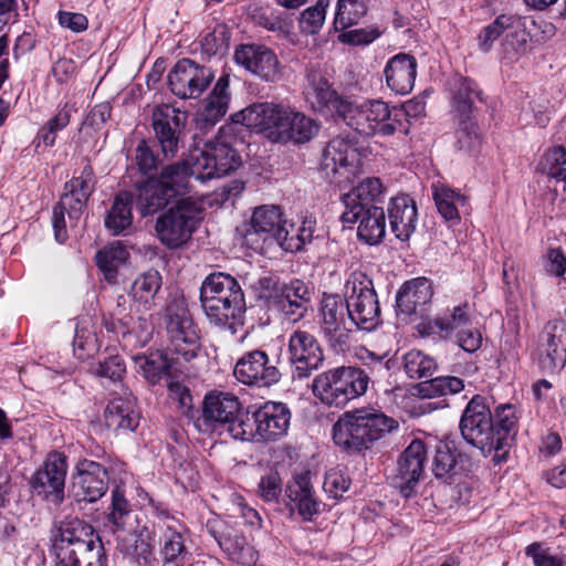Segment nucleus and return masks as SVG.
<instances>
[{
  "instance_id": "obj_58",
  "label": "nucleus",
  "mask_w": 566,
  "mask_h": 566,
  "mask_svg": "<svg viewBox=\"0 0 566 566\" xmlns=\"http://www.w3.org/2000/svg\"><path fill=\"white\" fill-rule=\"evenodd\" d=\"M543 168L549 177L566 180V149L563 147L549 149L544 156Z\"/></svg>"
},
{
  "instance_id": "obj_33",
  "label": "nucleus",
  "mask_w": 566,
  "mask_h": 566,
  "mask_svg": "<svg viewBox=\"0 0 566 566\" xmlns=\"http://www.w3.org/2000/svg\"><path fill=\"white\" fill-rule=\"evenodd\" d=\"M229 102V78L228 76H221L209 94L206 104L197 113V126L200 128L214 126L227 114Z\"/></svg>"
},
{
  "instance_id": "obj_46",
  "label": "nucleus",
  "mask_w": 566,
  "mask_h": 566,
  "mask_svg": "<svg viewBox=\"0 0 566 566\" xmlns=\"http://www.w3.org/2000/svg\"><path fill=\"white\" fill-rule=\"evenodd\" d=\"M472 322L468 304L454 306L449 313L436 317L431 327L439 329L444 338L452 339Z\"/></svg>"
},
{
  "instance_id": "obj_45",
  "label": "nucleus",
  "mask_w": 566,
  "mask_h": 566,
  "mask_svg": "<svg viewBox=\"0 0 566 566\" xmlns=\"http://www.w3.org/2000/svg\"><path fill=\"white\" fill-rule=\"evenodd\" d=\"M459 457L460 453L452 450L448 444H438L432 460V472L434 476L443 480L448 484L454 483L461 470L458 465Z\"/></svg>"
},
{
  "instance_id": "obj_14",
  "label": "nucleus",
  "mask_w": 566,
  "mask_h": 566,
  "mask_svg": "<svg viewBox=\"0 0 566 566\" xmlns=\"http://www.w3.org/2000/svg\"><path fill=\"white\" fill-rule=\"evenodd\" d=\"M292 108L273 103H258L233 115V120L250 129L268 132L269 138L276 143H289V125Z\"/></svg>"
},
{
  "instance_id": "obj_51",
  "label": "nucleus",
  "mask_w": 566,
  "mask_h": 566,
  "mask_svg": "<svg viewBox=\"0 0 566 566\" xmlns=\"http://www.w3.org/2000/svg\"><path fill=\"white\" fill-rule=\"evenodd\" d=\"M463 389V379L455 376H440L419 385L420 394L428 398L455 395Z\"/></svg>"
},
{
  "instance_id": "obj_26",
  "label": "nucleus",
  "mask_w": 566,
  "mask_h": 566,
  "mask_svg": "<svg viewBox=\"0 0 566 566\" xmlns=\"http://www.w3.org/2000/svg\"><path fill=\"white\" fill-rule=\"evenodd\" d=\"M253 234L269 244L277 243L280 247L285 244L290 229L286 228V221L283 220L279 206L264 205L254 209L251 217V231L248 235Z\"/></svg>"
},
{
  "instance_id": "obj_13",
  "label": "nucleus",
  "mask_w": 566,
  "mask_h": 566,
  "mask_svg": "<svg viewBox=\"0 0 566 566\" xmlns=\"http://www.w3.org/2000/svg\"><path fill=\"white\" fill-rule=\"evenodd\" d=\"M317 323L329 347L343 350L348 346L355 324L343 295L323 294L317 308Z\"/></svg>"
},
{
  "instance_id": "obj_21",
  "label": "nucleus",
  "mask_w": 566,
  "mask_h": 566,
  "mask_svg": "<svg viewBox=\"0 0 566 566\" xmlns=\"http://www.w3.org/2000/svg\"><path fill=\"white\" fill-rule=\"evenodd\" d=\"M234 377L242 384L256 387H270L281 379V373L261 349L244 353L237 361Z\"/></svg>"
},
{
  "instance_id": "obj_61",
  "label": "nucleus",
  "mask_w": 566,
  "mask_h": 566,
  "mask_svg": "<svg viewBox=\"0 0 566 566\" xmlns=\"http://www.w3.org/2000/svg\"><path fill=\"white\" fill-rule=\"evenodd\" d=\"M452 339H454L457 344L468 353H474L482 344V335L478 328L473 326V322H471Z\"/></svg>"
},
{
  "instance_id": "obj_3",
  "label": "nucleus",
  "mask_w": 566,
  "mask_h": 566,
  "mask_svg": "<svg viewBox=\"0 0 566 566\" xmlns=\"http://www.w3.org/2000/svg\"><path fill=\"white\" fill-rule=\"evenodd\" d=\"M382 185L378 178H366L343 196L344 223L358 222L357 235L368 244H378L386 233L382 207Z\"/></svg>"
},
{
  "instance_id": "obj_59",
  "label": "nucleus",
  "mask_w": 566,
  "mask_h": 566,
  "mask_svg": "<svg viewBox=\"0 0 566 566\" xmlns=\"http://www.w3.org/2000/svg\"><path fill=\"white\" fill-rule=\"evenodd\" d=\"M129 514V504L125 499L124 492L117 486L112 492V506L108 514V521L117 528L124 526V520Z\"/></svg>"
},
{
  "instance_id": "obj_11",
  "label": "nucleus",
  "mask_w": 566,
  "mask_h": 566,
  "mask_svg": "<svg viewBox=\"0 0 566 566\" xmlns=\"http://www.w3.org/2000/svg\"><path fill=\"white\" fill-rule=\"evenodd\" d=\"M165 325L169 338L170 354L185 361L193 359L199 350V335L185 300L172 298L165 310Z\"/></svg>"
},
{
  "instance_id": "obj_40",
  "label": "nucleus",
  "mask_w": 566,
  "mask_h": 566,
  "mask_svg": "<svg viewBox=\"0 0 566 566\" xmlns=\"http://www.w3.org/2000/svg\"><path fill=\"white\" fill-rule=\"evenodd\" d=\"M310 291L304 282L294 280L285 287L283 295L275 304L291 322L303 318L308 310Z\"/></svg>"
},
{
  "instance_id": "obj_4",
  "label": "nucleus",
  "mask_w": 566,
  "mask_h": 566,
  "mask_svg": "<svg viewBox=\"0 0 566 566\" xmlns=\"http://www.w3.org/2000/svg\"><path fill=\"white\" fill-rule=\"evenodd\" d=\"M200 302L208 321L216 326H226L240 318L245 310L241 286L234 277L222 272L203 280Z\"/></svg>"
},
{
  "instance_id": "obj_8",
  "label": "nucleus",
  "mask_w": 566,
  "mask_h": 566,
  "mask_svg": "<svg viewBox=\"0 0 566 566\" xmlns=\"http://www.w3.org/2000/svg\"><path fill=\"white\" fill-rule=\"evenodd\" d=\"M95 175L90 165L83 168L78 177H74L65 184L64 192L53 210L52 223L57 242L62 243L67 238L65 213H67L71 226H76L83 208L95 189Z\"/></svg>"
},
{
  "instance_id": "obj_20",
  "label": "nucleus",
  "mask_w": 566,
  "mask_h": 566,
  "mask_svg": "<svg viewBox=\"0 0 566 566\" xmlns=\"http://www.w3.org/2000/svg\"><path fill=\"white\" fill-rule=\"evenodd\" d=\"M426 460L427 450L420 440H413L399 455L391 484L403 497L408 499L415 494L423 474Z\"/></svg>"
},
{
  "instance_id": "obj_41",
  "label": "nucleus",
  "mask_w": 566,
  "mask_h": 566,
  "mask_svg": "<svg viewBox=\"0 0 566 566\" xmlns=\"http://www.w3.org/2000/svg\"><path fill=\"white\" fill-rule=\"evenodd\" d=\"M172 199L171 193L156 179H149L137 187L136 206L143 217L163 210Z\"/></svg>"
},
{
  "instance_id": "obj_19",
  "label": "nucleus",
  "mask_w": 566,
  "mask_h": 566,
  "mask_svg": "<svg viewBox=\"0 0 566 566\" xmlns=\"http://www.w3.org/2000/svg\"><path fill=\"white\" fill-rule=\"evenodd\" d=\"M213 80L212 72L190 59L178 61L168 74V84L179 98H197Z\"/></svg>"
},
{
  "instance_id": "obj_57",
  "label": "nucleus",
  "mask_w": 566,
  "mask_h": 566,
  "mask_svg": "<svg viewBox=\"0 0 566 566\" xmlns=\"http://www.w3.org/2000/svg\"><path fill=\"white\" fill-rule=\"evenodd\" d=\"M512 24V15H499L492 23L483 28L479 34L480 49L484 52H488L491 49L493 42L497 40L506 29L511 28Z\"/></svg>"
},
{
  "instance_id": "obj_48",
  "label": "nucleus",
  "mask_w": 566,
  "mask_h": 566,
  "mask_svg": "<svg viewBox=\"0 0 566 566\" xmlns=\"http://www.w3.org/2000/svg\"><path fill=\"white\" fill-rule=\"evenodd\" d=\"M190 176L192 172V165L181 160L165 167L157 182H160L171 193L174 198L176 195L186 190Z\"/></svg>"
},
{
  "instance_id": "obj_36",
  "label": "nucleus",
  "mask_w": 566,
  "mask_h": 566,
  "mask_svg": "<svg viewBox=\"0 0 566 566\" xmlns=\"http://www.w3.org/2000/svg\"><path fill=\"white\" fill-rule=\"evenodd\" d=\"M286 495L304 521H311L319 512L313 486L307 474L297 475L286 488Z\"/></svg>"
},
{
  "instance_id": "obj_44",
  "label": "nucleus",
  "mask_w": 566,
  "mask_h": 566,
  "mask_svg": "<svg viewBox=\"0 0 566 566\" xmlns=\"http://www.w3.org/2000/svg\"><path fill=\"white\" fill-rule=\"evenodd\" d=\"M438 212L447 221H460L459 208L464 207L468 198L444 185L433 186L432 192Z\"/></svg>"
},
{
  "instance_id": "obj_18",
  "label": "nucleus",
  "mask_w": 566,
  "mask_h": 566,
  "mask_svg": "<svg viewBox=\"0 0 566 566\" xmlns=\"http://www.w3.org/2000/svg\"><path fill=\"white\" fill-rule=\"evenodd\" d=\"M289 363L293 368V378H307L324 361L323 349L314 335L306 331L293 332L289 339Z\"/></svg>"
},
{
  "instance_id": "obj_10",
  "label": "nucleus",
  "mask_w": 566,
  "mask_h": 566,
  "mask_svg": "<svg viewBox=\"0 0 566 566\" xmlns=\"http://www.w3.org/2000/svg\"><path fill=\"white\" fill-rule=\"evenodd\" d=\"M201 210L190 198H184L161 213L155 224L159 241L168 249H178L189 241L200 222Z\"/></svg>"
},
{
  "instance_id": "obj_38",
  "label": "nucleus",
  "mask_w": 566,
  "mask_h": 566,
  "mask_svg": "<svg viewBox=\"0 0 566 566\" xmlns=\"http://www.w3.org/2000/svg\"><path fill=\"white\" fill-rule=\"evenodd\" d=\"M117 549L139 566H150L155 560L150 536L145 531L122 532L117 535Z\"/></svg>"
},
{
  "instance_id": "obj_64",
  "label": "nucleus",
  "mask_w": 566,
  "mask_h": 566,
  "mask_svg": "<svg viewBox=\"0 0 566 566\" xmlns=\"http://www.w3.org/2000/svg\"><path fill=\"white\" fill-rule=\"evenodd\" d=\"M281 491V479L277 473H270L261 479L259 494L264 501H276Z\"/></svg>"
},
{
  "instance_id": "obj_29",
  "label": "nucleus",
  "mask_w": 566,
  "mask_h": 566,
  "mask_svg": "<svg viewBox=\"0 0 566 566\" xmlns=\"http://www.w3.org/2000/svg\"><path fill=\"white\" fill-rule=\"evenodd\" d=\"M160 544V555L165 564L184 566L189 560L190 553L185 544L182 527L168 515L164 518Z\"/></svg>"
},
{
  "instance_id": "obj_6",
  "label": "nucleus",
  "mask_w": 566,
  "mask_h": 566,
  "mask_svg": "<svg viewBox=\"0 0 566 566\" xmlns=\"http://www.w3.org/2000/svg\"><path fill=\"white\" fill-rule=\"evenodd\" d=\"M368 381L369 377L363 369L338 367L316 376L312 390L323 403L340 407L365 394Z\"/></svg>"
},
{
  "instance_id": "obj_49",
  "label": "nucleus",
  "mask_w": 566,
  "mask_h": 566,
  "mask_svg": "<svg viewBox=\"0 0 566 566\" xmlns=\"http://www.w3.org/2000/svg\"><path fill=\"white\" fill-rule=\"evenodd\" d=\"M458 127L455 130V147L465 153H476L482 145V136L474 117L454 118Z\"/></svg>"
},
{
  "instance_id": "obj_1",
  "label": "nucleus",
  "mask_w": 566,
  "mask_h": 566,
  "mask_svg": "<svg viewBox=\"0 0 566 566\" xmlns=\"http://www.w3.org/2000/svg\"><path fill=\"white\" fill-rule=\"evenodd\" d=\"M398 428V421L375 408L344 412L333 426V441L340 451L361 454Z\"/></svg>"
},
{
  "instance_id": "obj_31",
  "label": "nucleus",
  "mask_w": 566,
  "mask_h": 566,
  "mask_svg": "<svg viewBox=\"0 0 566 566\" xmlns=\"http://www.w3.org/2000/svg\"><path fill=\"white\" fill-rule=\"evenodd\" d=\"M417 75V61L409 54H397L389 60L385 69L388 87L397 94L410 93Z\"/></svg>"
},
{
  "instance_id": "obj_60",
  "label": "nucleus",
  "mask_w": 566,
  "mask_h": 566,
  "mask_svg": "<svg viewBox=\"0 0 566 566\" xmlns=\"http://www.w3.org/2000/svg\"><path fill=\"white\" fill-rule=\"evenodd\" d=\"M167 388L169 398L178 405L181 413L190 416L192 408V396L189 389L175 380H168Z\"/></svg>"
},
{
  "instance_id": "obj_7",
  "label": "nucleus",
  "mask_w": 566,
  "mask_h": 566,
  "mask_svg": "<svg viewBox=\"0 0 566 566\" xmlns=\"http://www.w3.org/2000/svg\"><path fill=\"white\" fill-rule=\"evenodd\" d=\"M247 415L248 411L242 409L237 396L229 392L211 391L203 398L202 413L195 420V427L205 434L226 431L233 439L240 440L235 428L241 424V420H245L244 416Z\"/></svg>"
},
{
  "instance_id": "obj_55",
  "label": "nucleus",
  "mask_w": 566,
  "mask_h": 566,
  "mask_svg": "<svg viewBox=\"0 0 566 566\" xmlns=\"http://www.w3.org/2000/svg\"><path fill=\"white\" fill-rule=\"evenodd\" d=\"M250 286L255 291L259 300H263L269 307H274L287 284H281L275 276L264 275L252 282Z\"/></svg>"
},
{
  "instance_id": "obj_27",
  "label": "nucleus",
  "mask_w": 566,
  "mask_h": 566,
  "mask_svg": "<svg viewBox=\"0 0 566 566\" xmlns=\"http://www.w3.org/2000/svg\"><path fill=\"white\" fill-rule=\"evenodd\" d=\"M65 475V459L60 454H51L32 478L31 486L39 495L52 496L57 503L63 499Z\"/></svg>"
},
{
  "instance_id": "obj_62",
  "label": "nucleus",
  "mask_w": 566,
  "mask_h": 566,
  "mask_svg": "<svg viewBox=\"0 0 566 566\" xmlns=\"http://www.w3.org/2000/svg\"><path fill=\"white\" fill-rule=\"evenodd\" d=\"M293 226H291L290 234L287 237V241H285L284 245L281 248L285 250H302L303 245L311 242L313 239V227L311 221H304L302 226L297 229L295 235L292 234Z\"/></svg>"
},
{
  "instance_id": "obj_34",
  "label": "nucleus",
  "mask_w": 566,
  "mask_h": 566,
  "mask_svg": "<svg viewBox=\"0 0 566 566\" xmlns=\"http://www.w3.org/2000/svg\"><path fill=\"white\" fill-rule=\"evenodd\" d=\"M307 99L315 111L340 117L348 98L339 96L322 76H313L307 88Z\"/></svg>"
},
{
  "instance_id": "obj_47",
  "label": "nucleus",
  "mask_w": 566,
  "mask_h": 566,
  "mask_svg": "<svg viewBox=\"0 0 566 566\" xmlns=\"http://www.w3.org/2000/svg\"><path fill=\"white\" fill-rule=\"evenodd\" d=\"M169 352L135 357V365L139 373L150 382L156 384L163 376L169 375L176 358L168 357Z\"/></svg>"
},
{
  "instance_id": "obj_16",
  "label": "nucleus",
  "mask_w": 566,
  "mask_h": 566,
  "mask_svg": "<svg viewBox=\"0 0 566 566\" xmlns=\"http://www.w3.org/2000/svg\"><path fill=\"white\" fill-rule=\"evenodd\" d=\"M188 115L169 104L157 105L151 114V127L165 159L174 158L182 145Z\"/></svg>"
},
{
  "instance_id": "obj_32",
  "label": "nucleus",
  "mask_w": 566,
  "mask_h": 566,
  "mask_svg": "<svg viewBox=\"0 0 566 566\" xmlns=\"http://www.w3.org/2000/svg\"><path fill=\"white\" fill-rule=\"evenodd\" d=\"M388 218L396 238L407 241L416 230L417 208L407 195L395 197L388 206Z\"/></svg>"
},
{
  "instance_id": "obj_22",
  "label": "nucleus",
  "mask_w": 566,
  "mask_h": 566,
  "mask_svg": "<svg viewBox=\"0 0 566 566\" xmlns=\"http://www.w3.org/2000/svg\"><path fill=\"white\" fill-rule=\"evenodd\" d=\"M536 356L541 369L556 373L566 364V324L562 321L547 323L539 335Z\"/></svg>"
},
{
  "instance_id": "obj_54",
  "label": "nucleus",
  "mask_w": 566,
  "mask_h": 566,
  "mask_svg": "<svg viewBox=\"0 0 566 566\" xmlns=\"http://www.w3.org/2000/svg\"><path fill=\"white\" fill-rule=\"evenodd\" d=\"M369 0H338L335 22L347 28L367 14Z\"/></svg>"
},
{
  "instance_id": "obj_42",
  "label": "nucleus",
  "mask_w": 566,
  "mask_h": 566,
  "mask_svg": "<svg viewBox=\"0 0 566 566\" xmlns=\"http://www.w3.org/2000/svg\"><path fill=\"white\" fill-rule=\"evenodd\" d=\"M133 196L126 191L119 192L107 211L104 224L112 235L124 234L133 223L132 213Z\"/></svg>"
},
{
  "instance_id": "obj_43",
  "label": "nucleus",
  "mask_w": 566,
  "mask_h": 566,
  "mask_svg": "<svg viewBox=\"0 0 566 566\" xmlns=\"http://www.w3.org/2000/svg\"><path fill=\"white\" fill-rule=\"evenodd\" d=\"M129 258V252L119 241L109 243L96 253V264L109 283L116 281L118 269Z\"/></svg>"
},
{
  "instance_id": "obj_17",
  "label": "nucleus",
  "mask_w": 566,
  "mask_h": 566,
  "mask_svg": "<svg viewBox=\"0 0 566 566\" xmlns=\"http://www.w3.org/2000/svg\"><path fill=\"white\" fill-rule=\"evenodd\" d=\"M240 165L241 159L238 153L223 136H218L214 140L205 144L192 164V172L196 179L205 181L221 178Z\"/></svg>"
},
{
  "instance_id": "obj_2",
  "label": "nucleus",
  "mask_w": 566,
  "mask_h": 566,
  "mask_svg": "<svg viewBox=\"0 0 566 566\" xmlns=\"http://www.w3.org/2000/svg\"><path fill=\"white\" fill-rule=\"evenodd\" d=\"M53 563L65 566H106L103 543L93 527L78 518L62 521L51 534Z\"/></svg>"
},
{
  "instance_id": "obj_30",
  "label": "nucleus",
  "mask_w": 566,
  "mask_h": 566,
  "mask_svg": "<svg viewBox=\"0 0 566 566\" xmlns=\"http://www.w3.org/2000/svg\"><path fill=\"white\" fill-rule=\"evenodd\" d=\"M104 421L113 431H134L139 421L135 397L125 392L124 396L111 399L104 412Z\"/></svg>"
},
{
  "instance_id": "obj_9",
  "label": "nucleus",
  "mask_w": 566,
  "mask_h": 566,
  "mask_svg": "<svg viewBox=\"0 0 566 566\" xmlns=\"http://www.w3.org/2000/svg\"><path fill=\"white\" fill-rule=\"evenodd\" d=\"M462 438L471 446L481 451L483 455L494 452L499 455L500 444L496 443L497 436L494 428L493 415L486 405L485 398L475 395L468 402L462 412L460 423Z\"/></svg>"
},
{
  "instance_id": "obj_56",
  "label": "nucleus",
  "mask_w": 566,
  "mask_h": 566,
  "mask_svg": "<svg viewBox=\"0 0 566 566\" xmlns=\"http://www.w3.org/2000/svg\"><path fill=\"white\" fill-rule=\"evenodd\" d=\"M328 3V0H317L315 6L303 11L300 20L302 32L306 34H316L319 32L325 21Z\"/></svg>"
},
{
  "instance_id": "obj_28",
  "label": "nucleus",
  "mask_w": 566,
  "mask_h": 566,
  "mask_svg": "<svg viewBox=\"0 0 566 566\" xmlns=\"http://www.w3.org/2000/svg\"><path fill=\"white\" fill-rule=\"evenodd\" d=\"M356 160V147L344 137H335L323 150L321 167L327 178H334L348 171Z\"/></svg>"
},
{
  "instance_id": "obj_15",
  "label": "nucleus",
  "mask_w": 566,
  "mask_h": 566,
  "mask_svg": "<svg viewBox=\"0 0 566 566\" xmlns=\"http://www.w3.org/2000/svg\"><path fill=\"white\" fill-rule=\"evenodd\" d=\"M235 428L241 441L276 439L284 436L290 424V411L281 402H266L254 413H249Z\"/></svg>"
},
{
  "instance_id": "obj_53",
  "label": "nucleus",
  "mask_w": 566,
  "mask_h": 566,
  "mask_svg": "<svg viewBox=\"0 0 566 566\" xmlns=\"http://www.w3.org/2000/svg\"><path fill=\"white\" fill-rule=\"evenodd\" d=\"M405 371L411 379L431 377L437 368L432 357L419 350H410L403 357Z\"/></svg>"
},
{
  "instance_id": "obj_12",
  "label": "nucleus",
  "mask_w": 566,
  "mask_h": 566,
  "mask_svg": "<svg viewBox=\"0 0 566 566\" xmlns=\"http://www.w3.org/2000/svg\"><path fill=\"white\" fill-rule=\"evenodd\" d=\"M344 300L355 327L370 331L380 321V306L371 279L363 271H354L344 287Z\"/></svg>"
},
{
  "instance_id": "obj_5",
  "label": "nucleus",
  "mask_w": 566,
  "mask_h": 566,
  "mask_svg": "<svg viewBox=\"0 0 566 566\" xmlns=\"http://www.w3.org/2000/svg\"><path fill=\"white\" fill-rule=\"evenodd\" d=\"M340 118L357 134L366 137L390 136L396 132L408 133L402 120L392 116L388 105L379 99L366 101L360 104L348 99L343 106Z\"/></svg>"
},
{
  "instance_id": "obj_37",
  "label": "nucleus",
  "mask_w": 566,
  "mask_h": 566,
  "mask_svg": "<svg viewBox=\"0 0 566 566\" xmlns=\"http://www.w3.org/2000/svg\"><path fill=\"white\" fill-rule=\"evenodd\" d=\"M492 415L497 436L496 443L500 444L501 449L499 455H493V461L495 463H501L506 460L510 443L516 434L518 417L516 415L515 407L511 403L497 406Z\"/></svg>"
},
{
  "instance_id": "obj_24",
  "label": "nucleus",
  "mask_w": 566,
  "mask_h": 566,
  "mask_svg": "<svg viewBox=\"0 0 566 566\" xmlns=\"http://www.w3.org/2000/svg\"><path fill=\"white\" fill-rule=\"evenodd\" d=\"M235 62L265 82H277L282 69L275 53L265 45L242 44L234 51Z\"/></svg>"
},
{
  "instance_id": "obj_50",
  "label": "nucleus",
  "mask_w": 566,
  "mask_h": 566,
  "mask_svg": "<svg viewBox=\"0 0 566 566\" xmlns=\"http://www.w3.org/2000/svg\"><path fill=\"white\" fill-rule=\"evenodd\" d=\"M161 286V275L158 271L140 274L132 285L133 298L144 305L150 304Z\"/></svg>"
},
{
  "instance_id": "obj_35",
  "label": "nucleus",
  "mask_w": 566,
  "mask_h": 566,
  "mask_svg": "<svg viewBox=\"0 0 566 566\" xmlns=\"http://www.w3.org/2000/svg\"><path fill=\"white\" fill-rule=\"evenodd\" d=\"M482 101V91L468 77H455L451 87V111L454 118L474 117L475 102Z\"/></svg>"
},
{
  "instance_id": "obj_39",
  "label": "nucleus",
  "mask_w": 566,
  "mask_h": 566,
  "mask_svg": "<svg viewBox=\"0 0 566 566\" xmlns=\"http://www.w3.org/2000/svg\"><path fill=\"white\" fill-rule=\"evenodd\" d=\"M431 283L426 277H417L405 283L398 291L396 304L405 315H412L418 307L426 305L432 297Z\"/></svg>"
},
{
  "instance_id": "obj_23",
  "label": "nucleus",
  "mask_w": 566,
  "mask_h": 566,
  "mask_svg": "<svg viewBox=\"0 0 566 566\" xmlns=\"http://www.w3.org/2000/svg\"><path fill=\"white\" fill-rule=\"evenodd\" d=\"M107 488L108 473L101 463L87 459L77 462L72 481V494L76 502H96Z\"/></svg>"
},
{
  "instance_id": "obj_52",
  "label": "nucleus",
  "mask_w": 566,
  "mask_h": 566,
  "mask_svg": "<svg viewBox=\"0 0 566 566\" xmlns=\"http://www.w3.org/2000/svg\"><path fill=\"white\" fill-rule=\"evenodd\" d=\"M289 142L303 144L311 140L317 133V125L305 114L292 108L289 125Z\"/></svg>"
},
{
  "instance_id": "obj_63",
  "label": "nucleus",
  "mask_w": 566,
  "mask_h": 566,
  "mask_svg": "<svg viewBox=\"0 0 566 566\" xmlns=\"http://www.w3.org/2000/svg\"><path fill=\"white\" fill-rule=\"evenodd\" d=\"M350 486V480L340 471H331L326 474L324 489L333 497H340Z\"/></svg>"
},
{
  "instance_id": "obj_25",
  "label": "nucleus",
  "mask_w": 566,
  "mask_h": 566,
  "mask_svg": "<svg viewBox=\"0 0 566 566\" xmlns=\"http://www.w3.org/2000/svg\"><path fill=\"white\" fill-rule=\"evenodd\" d=\"M207 531L232 562L243 566L255 565L258 552L248 543L245 537L235 531L228 530L224 532L222 521L218 518L209 520Z\"/></svg>"
}]
</instances>
